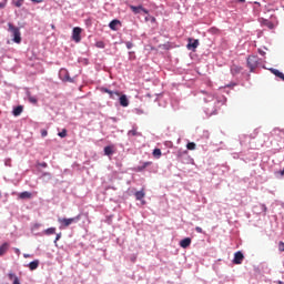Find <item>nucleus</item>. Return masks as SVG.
Segmentation results:
<instances>
[{
	"label": "nucleus",
	"instance_id": "nucleus-17",
	"mask_svg": "<svg viewBox=\"0 0 284 284\" xmlns=\"http://www.w3.org/2000/svg\"><path fill=\"white\" fill-rule=\"evenodd\" d=\"M104 92L106 93V94H110V98L111 99H114V97H121V93H119V91H110L109 89H104Z\"/></svg>",
	"mask_w": 284,
	"mask_h": 284
},
{
	"label": "nucleus",
	"instance_id": "nucleus-16",
	"mask_svg": "<svg viewBox=\"0 0 284 284\" xmlns=\"http://www.w3.org/2000/svg\"><path fill=\"white\" fill-rule=\"evenodd\" d=\"M28 267L31 270V272H34L39 267V260H34L31 263H29Z\"/></svg>",
	"mask_w": 284,
	"mask_h": 284
},
{
	"label": "nucleus",
	"instance_id": "nucleus-14",
	"mask_svg": "<svg viewBox=\"0 0 284 284\" xmlns=\"http://www.w3.org/2000/svg\"><path fill=\"white\" fill-rule=\"evenodd\" d=\"M130 9L132 10V12H134V14H139V12H141V10L143 12H148V10L143 9V7H141V6H139V7L130 6Z\"/></svg>",
	"mask_w": 284,
	"mask_h": 284
},
{
	"label": "nucleus",
	"instance_id": "nucleus-44",
	"mask_svg": "<svg viewBox=\"0 0 284 284\" xmlns=\"http://www.w3.org/2000/svg\"><path fill=\"white\" fill-rule=\"evenodd\" d=\"M240 3H245V0H237Z\"/></svg>",
	"mask_w": 284,
	"mask_h": 284
},
{
	"label": "nucleus",
	"instance_id": "nucleus-43",
	"mask_svg": "<svg viewBox=\"0 0 284 284\" xmlns=\"http://www.w3.org/2000/svg\"><path fill=\"white\" fill-rule=\"evenodd\" d=\"M23 256H24L26 258H30V254L24 253Z\"/></svg>",
	"mask_w": 284,
	"mask_h": 284
},
{
	"label": "nucleus",
	"instance_id": "nucleus-6",
	"mask_svg": "<svg viewBox=\"0 0 284 284\" xmlns=\"http://www.w3.org/2000/svg\"><path fill=\"white\" fill-rule=\"evenodd\" d=\"M186 48H187V50H196V48H199V40L189 38V43H187Z\"/></svg>",
	"mask_w": 284,
	"mask_h": 284
},
{
	"label": "nucleus",
	"instance_id": "nucleus-27",
	"mask_svg": "<svg viewBox=\"0 0 284 284\" xmlns=\"http://www.w3.org/2000/svg\"><path fill=\"white\" fill-rule=\"evenodd\" d=\"M6 6H8V0H0V9L2 10Z\"/></svg>",
	"mask_w": 284,
	"mask_h": 284
},
{
	"label": "nucleus",
	"instance_id": "nucleus-28",
	"mask_svg": "<svg viewBox=\"0 0 284 284\" xmlns=\"http://www.w3.org/2000/svg\"><path fill=\"white\" fill-rule=\"evenodd\" d=\"M266 26V28H268L270 30H274V23L270 22V21H266L264 23Z\"/></svg>",
	"mask_w": 284,
	"mask_h": 284
},
{
	"label": "nucleus",
	"instance_id": "nucleus-1",
	"mask_svg": "<svg viewBox=\"0 0 284 284\" xmlns=\"http://www.w3.org/2000/svg\"><path fill=\"white\" fill-rule=\"evenodd\" d=\"M81 221V215H77L75 217H59L58 223H60L61 227H70L72 223H79Z\"/></svg>",
	"mask_w": 284,
	"mask_h": 284
},
{
	"label": "nucleus",
	"instance_id": "nucleus-41",
	"mask_svg": "<svg viewBox=\"0 0 284 284\" xmlns=\"http://www.w3.org/2000/svg\"><path fill=\"white\" fill-rule=\"evenodd\" d=\"M13 284H21V281H19V278H16V281H13Z\"/></svg>",
	"mask_w": 284,
	"mask_h": 284
},
{
	"label": "nucleus",
	"instance_id": "nucleus-15",
	"mask_svg": "<svg viewBox=\"0 0 284 284\" xmlns=\"http://www.w3.org/2000/svg\"><path fill=\"white\" fill-rule=\"evenodd\" d=\"M272 74L284 81V74L283 72L278 71V69H271Z\"/></svg>",
	"mask_w": 284,
	"mask_h": 284
},
{
	"label": "nucleus",
	"instance_id": "nucleus-2",
	"mask_svg": "<svg viewBox=\"0 0 284 284\" xmlns=\"http://www.w3.org/2000/svg\"><path fill=\"white\" fill-rule=\"evenodd\" d=\"M8 31L11 33V37H13L14 43H21V31L18 27H14L12 23H8Z\"/></svg>",
	"mask_w": 284,
	"mask_h": 284
},
{
	"label": "nucleus",
	"instance_id": "nucleus-26",
	"mask_svg": "<svg viewBox=\"0 0 284 284\" xmlns=\"http://www.w3.org/2000/svg\"><path fill=\"white\" fill-rule=\"evenodd\" d=\"M58 135L61 138V139H65V136H68V130L63 129L62 132H59Z\"/></svg>",
	"mask_w": 284,
	"mask_h": 284
},
{
	"label": "nucleus",
	"instance_id": "nucleus-3",
	"mask_svg": "<svg viewBox=\"0 0 284 284\" xmlns=\"http://www.w3.org/2000/svg\"><path fill=\"white\" fill-rule=\"evenodd\" d=\"M247 67L250 68L251 72H254V70H256L258 67V57L250 55L247 58Z\"/></svg>",
	"mask_w": 284,
	"mask_h": 284
},
{
	"label": "nucleus",
	"instance_id": "nucleus-33",
	"mask_svg": "<svg viewBox=\"0 0 284 284\" xmlns=\"http://www.w3.org/2000/svg\"><path fill=\"white\" fill-rule=\"evenodd\" d=\"M195 232H197V234H203V229L201 226H196Z\"/></svg>",
	"mask_w": 284,
	"mask_h": 284
},
{
	"label": "nucleus",
	"instance_id": "nucleus-36",
	"mask_svg": "<svg viewBox=\"0 0 284 284\" xmlns=\"http://www.w3.org/2000/svg\"><path fill=\"white\" fill-rule=\"evenodd\" d=\"M60 240H61V233H58L57 236H55L54 243H57Z\"/></svg>",
	"mask_w": 284,
	"mask_h": 284
},
{
	"label": "nucleus",
	"instance_id": "nucleus-11",
	"mask_svg": "<svg viewBox=\"0 0 284 284\" xmlns=\"http://www.w3.org/2000/svg\"><path fill=\"white\" fill-rule=\"evenodd\" d=\"M105 156H112L114 154V145H108L104 148Z\"/></svg>",
	"mask_w": 284,
	"mask_h": 284
},
{
	"label": "nucleus",
	"instance_id": "nucleus-32",
	"mask_svg": "<svg viewBox=\"0 0 284 284\" xmlns=\"http://www.w3.org/2000/svg\"><path fill=\"white\" fill-rule=\"evenodd\" d=\"M183 154H187V151H179L178 152V159H181L183 156Z\"/></svg>",
	"mask_w": 284,
	"mask_h": 284
},
{
	"label": "nucleus",
	"instance_id": "nucleus-35",
	"mask_svg": "<svg viewBox=\"0 0 284 284\" xmlns=\"http://www.w3.org/2000/svg\"><path fill=\"white\" fill-rule=\"evenodd\" d=\"M257 52L261 54V57H265V51H263V49H258Z\"/></svg>",
	"mask_w": 284,
	"mask_h": 284
},
{
	"label": "nucleus",
	"instance_id": "nucleus-23",
	"mask_svg": "<svg viewBox=\"0 0 284 284\" xmlns=\"http://www.w3.org/2000/svg\"><path fill=\"white\" fill-rule=\"evenodd\" d=\"M161 149H154L153 150V156L155 158V159H161Z\"/></svg>",
	"mask_w": 284,
	"mask_h": 284
},
{
	"label": "nucleus",
	"instance_id": "nucleus-29",
	"mask_svg": "<svg viewBox=\"0 0 284 284\" xmlns=\"http://www.w3.org/2000/svg\"><path fill=\"white\" fill-rule=\"evenodd\" d=\"M95 45L101 49L105 48V43L103 41H98Z\"/></svg>",
	"mask_w": 284,
	"mask_h": 284
},
{
	"label": "nucleus",
	"instance_id": "nucleus-18",
	"mask_svg": "<svg viewBox=\"0 0 284 284\" xmlns=\"http://www.w3.org/2000/svg\"><path fill=\"white\" fill-rule=\"evenodd\" d=\"M152 165V162H144L142 165L138 166L136 170L138 172H143L146 168H150Z\"/></svg>",
	"mask_w": 284,
	"mask_h": 284
},
{
	"label": "nucleus",
	"instance_id": "nucleus-10",
	"mask_svg": "<svg viewBox=\"0 0 284 284\" xmlns=\"http://www.w3.org/2000/svg\"><path fill=\"white\" fill-rule=\"evenodd\" d=\"M22 113H23V105H18L12 111L13 116H21Z\"/></svg>",
	"mask_w": 284,
	"mask_h": 284
},
{
	"label": "nucleus",
	"instance_id": "nucleus-38",
	"mask_svg": "<svg viewBox=\"0 0 284 284\" xmlns=\"http://www.w3.org/2000/svg\"><path fill=\"white\" fill-rule=\"evenodd\" d=\"M14 250V252H16V254L18 255V256H21V250H19V248H13Z\"/></svg>",
	"mask_w": 284,
	"mask_h": 284
},
{
	"label": "nucleus",
	"instance_id": "nucleus-13",
	"mask_svg": "<svg viewBox=\"0 0 284 284\" xmlns=\"http://www.w3.org/2000/svg\"><path fill=\"white\" fill-rule=\"evenodd\" d=\"M116 26H121V22H120L119 20H112V21L109 23L110 30H113V31L119 30V29L116 28Z\"/></svg>",
	"mask_w": 284,
	"mask_h": 284
},
{
	"label": "nucleus",
	"instance_id": "nucleus-30",
	"mask_svg": "<svg viewBox=\"0 0 284 284\" xmlns=\"http://www.w3.org/2000/svg\"><path fill=\"white\" fill-rule=\"evenodd\" d=\"M125 45H126L128 50H132V48H134V44L131 41H128L125 43Z\"/></svg>",
	"mask_w": 284,
	"mask_h": 284
},
{
	"label": "nucleus",
	"instance_id": "nucleus-4",
	"mask_svg": "<svg viewBox=\"0 0 284 284\" xmlns=\"http://www.w3.org/2000/svg\"><path fill=\"white\" fill-rule=\"evenodd\" d=\"M81 32H83V29L80 27H74L72 31V39L75 43H81Z\"/></svg>",
	"mask_w": 284,
	"mask_h": 284
},
{
	"label": "nucleus",
	"instance_id": "nucleus-34",
	"mask_svg": "<svg viewBox=\"0 0 284 284\" xmlns=\"http://www.w3.org/2000/svg\"><path fill=\"white\" fill-rule=\"evenodd\" d=\"M278 250H280L281 252H284V242H280V243H278Z\"/></svg>",
	"mask_w": 284,
	"mask_h": 284
},
{
	"label": "nucleus",
	"instance_id": "nucleus-39",
	"mask_svg": "<svg viewBox=\"0 0 284 284\" xmlns=\"http://www.w3.org/2000/svg\"><path fill=\"white\" fill-rule=\"evenodd\" d=\"M33 3H43V0H31Z\"/></svg>",
	"mask_w": 284,
	"mask_h": 284
},
{
	"label": "nucleus",
	"instance_id": "nucleus-12",
	"mask_svg": "<svg viewBox=\"0 0 284 284\" xmlns=\"http://www.w3.org/2000/svg\"><path fill=\"white\" fill-rule=\"evenodd\" d=\"M134 196L136 201H143V199H145V191H143V189L141 191H136Z\"/></svg>",
	"mask_w": 284,
	"mask_h": 284
},
{
	"label": "nucleus",
	"instance_id": "nucleus-42",
	"mask_svg": "<svg viewBox=\"0 0 284 284\" xmlns=\"http://www.w3.org/2000/svg\"><path fill=\"white\" fill-rule=\"evenodd\" d=\"M277 174H281V176H284V169L282 171H278Z\"/></svg>",
	"mask_w": 284,
	"mask_h": 284
},
{
	"label": "nucleus",
	"instance_id": "nucleus-9",
	"mask_svg": "<svg viewBox=\"0 0 284 284\" xmlns=\"http://www.w3.org/2000/svg\"><path fill=\"white\" fill-rule=\"evenodd\" d=\"M120 105H122V108H128L130 105V100H128L126 95L120 97Z\"/></svg>",
	"mask_w": 284,
	"mask_h": 284
},
{
	"label": "nucleus",
	"instance_id": "nucleus-5",
	"mask_svg": "<svg viewBox=\"0 0 284 284\" xmlns=\"http://www.w3.org/2000/svg\"><path fill=\"white\" fill-rule=\"evenodd\" d=\"M243 258H245V256L243 255V253L241 251H239L234 254L233 263L235 265H241V263H243Z\"/></svg>",
	"mask_w": 284,
	"mask_h": 284
},
{
	"label": "nucleus",
	"instance_id": "nucleus-7",
	"mask_svg": "<svg viewBox=\"0 0 284 284\" xmlns=\"http://www.w3.org/2000/svg\"><path fill=\"white\" fill-rule=\"evenodd\" d=\"M192 245V239L185 237L180 242V247H183V250H186V247H190Z\"/></svg>",
	"mask_w": 284,
	"mask_h": 284
},
{
	"label": "nucleus",
	"instance_id": "nucleus-25",
	"mask_svg": "<svg viewBox=\"0 0 284 284\" xmlns=\"http://www.w3.org/2000/svg\"><path fill=\"white\" fill-rule=\"evenodd\" d=\"M186 148H187V150H196V143H194V142H189V143L186 144Z\"/></svg>",
	"mask_w": 284,
	"mask_h": 284
},
{
	"label": "nucleus",
	"instance_id": "nucleus-22",
	"mask_svg": "<svg viewBox=\"0 0 284 284\" xmlns=\"http://www.w3.org/2000/svg\"><path fill=\"white\" fill-rule=\"evenodd\" d=\"M12 4L16 8H21V6H23V0H12Z\"/></svg>",
	"mask_w": 284,
	"mask_h": 284
},
{
	"label": "nucleus",
	"instance_id": "nucleus-20",
	"mask_svg": "<svg viewBox=\"0 0 284 284\" xmlns=\"http://www.w3.org/2000/svg\"><path fill=\"white\" fill-rule=\"evenodd\" d=\"M44 234L47 236H52V234H57V229L55 227H49V229L44 230Z\"/></svg>",
	"mask_w": 284,
	"mask_h": 284
},
{
	"label": "nucleus",
	"instance_id": "nucleus-8",
	"mask_svg": "<svg viewBox=\"0 0 284 284\" xmlns=\"http://www.w3.org/2000/svg\"><path fill=\"white\" fill-rule=\"evenodd\" d=\"M8 250H10V243L4 242L1 246H0V256H3Z\"/></svg>",
	"mask_w": 284,
	"mask_h": 284
},
{
	"label": "nucleus",
	"instance_id": "nucleus-31",
	"mask_svg": "<svg viewBox=\"0 0 284 284\" xmlns=\"http://www.w3.org/2000/svg\"><path fill=\"white\" fill-rule=\"evenodd\" d=\"M28 99H29L30 103H37V101H38L37 98H34L32 95H29Z\"/></svg>",
	"mask_w": 284,
	"mask_h": 284
},
{
	"label": "nucleus",
	"instance_id": "nucleus-19",
	"mask_svg": "<svg viewBox=\"0 0 284 284\" xmlns=\"http://www.w3.org/2000/svg\"><path fill=\"white\" fill-rule=\"evenodd\" d=\"M19 199H32V193L24 191L22 193L19 194Z\"/></svg>",
	"mask_w": 284,
	"mask_h": 284
},
{
	"label": "nucleus",
	"instance_id": "nucleus-24",
	"mask_svg": "<svg viewBox=\"0 0 284 284\" xmlns=\"http://www.w3.org/2000/svg\"><path fill=\"white\" fill-rule=\"evenodd\" d=\"M8 278H9V281H13L14 282V281H17V278H19V276H17V274L10 272L8 274Z\"/></svg>",
	"mask_w": 284,
	"mask_h": 284
},
{
	"label": "nucleus",
	"instance_id": "nucleus-40",
	"mask_svg": "<svg viewBox=\"0 0 284 284\" xmlns=\"http://www.w3.org/2000/svg\"><path fill=\"white\" fill-rule=\"evenodd\" d=\"M40 165H41V168H48V163H45V162L41 163Z\"/></svg>",
	"mask_w": 284,
	"mask_h": 284
},
{
	"label": "nucleus",
	"instance_id": "nucleus-37",
	"mask_svg": "<svg viewBox=\"0 0 284 284\" xmlns=\"http://www.w3.org/2000/svg\"><path fill=\"white\" fill-rule=\"evenodd\" d=\"M41 136H48V131L47 130H42L41 131Z\"/></svg>",
	"mask_w": 284,
	"mask_h": 284
},
{
	"label": "nucleus",
	"instance_id": "nucleus-21",
	"mask_svg": "<svg viewBox=\"0 0 284 284\" xmlns=\"http://www.w3.org/2000/svg\"><path fill=\"white\" fill-rule=\"evenodd\" d=\"M128 134L129 136H141V133L136 129L130 130Z\"/></svg>",
	"mask_w": 284,
	"mask_h": 284
}]
</instances>
